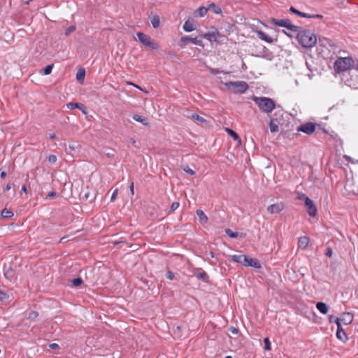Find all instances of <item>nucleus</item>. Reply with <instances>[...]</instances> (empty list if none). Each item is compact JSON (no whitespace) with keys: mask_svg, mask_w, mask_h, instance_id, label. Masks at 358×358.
I'll return each instance as SVG.
<instances>
[{"mask_svg":"<svg viewBox=\"0 0 358 358\" xmlns=\"http://www.w3.org/2000/svg\"><path fill=\"white\" fill-rule=\"evenodd\" d=\"M296 38L299 43L306 48H310L315 46L317 43V36L310 30H299Z\"/></svg>","mask_w":358,"mask_h":358,"instance_id":"f257e3e1","label":"nucleus"},{"mask_svg":"<svg viewBox=\"0 0 358 358\" xmlns=\"http://www.w3.org/2000/svg\"><path fill=\"white\" fill-rule=\"evenodd\" d=\"M252 100L257 105L259 110L265 113H271L275 108L274 101L268 97L253 96Z\"/></svg>","mask_w":358,"mask_h":358,"instance_id":"f03ea898","label":"nucleus"},{"mask_svg":"<svg viewBox=\"0 0 358 358\" xmlns=\"http://www.w3.org/2000/svg\"><path fill=\"white\" fill-rule=\"evenodd\" d=\"M224 85L234 94H244L249 89L248 84L243 80L227 82Z\"/></svg>","mask_w":358,"mask_h":358,"instance_id":"7ed1b4c3","label":"nucleus"},{"mask_svg":"<svg viewBox=\"0 0 358 358\" xmlns=\"http://www.w3.org/2000/svg\"><path fill=\"white\" fill-rule=\"evenodd\" d=\"M354 66V60L352 57H339L334 63V70L337 73L346 71Z\"/></svg>","mask_w":358,"mask_h":358,"instance_id":"20e7f679","label":"nucleus"},{"mask_svg":"<svg viewBox=\"0 0 358 358\" xmlns=\"http://www.w3.org/2000/svg\"><path fill=\"white\" fill-rule=\"evenodd\" d=\"M136 36L140 43L144 46L151 50H157L159 48L158 44L147 34L142 32H138Z\"/></svg>","mask_w":358,"mask_h":358,"instance_id":"39448f33","label":"nucleus"},{"mask_svg":"<svg viewBox=\"0 0 358 358\" xmlns=\"http://www.w3.org/2000/svg\"><path fill=\"white\" fill-rule=\"evenodd\" d=\"M271 22L276 26L281 27H286L289 30L296 32L298 31L301 27L294 25L291 24L290 20L289 19H281L278 20L275 18H271L270 20Z\"/></svg>","mask_w":358,"mask_h":358,"instance_id":"423d86ee","label":"nucleus"},{"mask_svg":"<svg viewBox=\"0 0 358 358\" xmlns=\"http://www.w3.org/2000/svg\"><path fill=\"white\" fill-rule=\"evenodd\" d=\"M296 131L310 135L315 131V124L310 122H306L298 127Z\"/></svg>","mask_w":358,"mask_h":358,"instance_id":"0eeeda50","label":"nucleus"},{"mask_svg":"<svg viewBox=\"0 0 358 358\" xmlns=\"http://www.w3.org/2000/svg\"><path fill=\"white\" fill-rule=\"evenodd\" d=\"M192 43L194 45L203 46V42L201 40L198 39L196 37L192 38L190 36H182L181 37L179 43V45L183 48L185 47L186 43Z\"/></svg>","mask_w":358,"mask_h":358,"instance_id":"6e6552de","label":"nucleus"},{"mask_svg":"<svg viewBox=\"0 0 358 358\" xmlns=\"http://www.w3.org/2000/svg\"><path fill=\"white\" fill-rule=\"evenodd\" d=\"M305 206L306 208V210L310 216L315 217L317 215V207L313 202V200H311L308 197H306L305 199Z\"/></svg>","mask_w":358,"mask_h":358,"instance_id":"1a4fd4ad","label":"nucleus"},{"mask_svg":"<svg viewBox=\"0 0 358 358\" xmlns=\"http://www.w3.org/2000/svg\"><path fill=\"white\" fill-rule=\"evenodd\" d=\"M335 323L337 325V331H336L337 338L343 342L346 341L348 340V336H347L345 331H344V329H343V327L341 326V320L339 318H336Z\"/></svg>","mask_w":358,"mask_h":358,"instance_id":"9d476101","label":"nucleus"},{"mask_svg":"<svg viewBox=\"0 0 358 358\" xmlns=\"http://www.w3.org/2000/svg\"><path fill=\"white\" fill-rule=\"evenodd\" d=\"M284 208V203L282 202H278L269 205L267 207V211L271 214H277L281 212Z\"/></svg>","mask_w":358,"mask_h":358,"instance_id":"9b49d317","label":"nucleus"},{"mask_svg":"<svg viewBox=\"0 0 358 358\" xmlns=\"http://www.w3.org/2000/svg\"><path fill=\"white\" fill-rule=\"evenodd\" d=\"M220 36V33L217 30H215L214 31L207 32L202 35V37L208 40L210 42H217V37Z\"/></svg>","mask_w":358,"mask_h":358,"instance_id":"f8f14e48","label":"nucleus"},{"mask_svg":"<svg viewBox=\"0 0 358 358\" xmlns=\"http://www.w3.org/2000/svg\"><path fill=\"white\" fill-rule=\"evenodd\" d=\"M353 315L349 312L343 313L341 317V322H342L344 324L348 325L352 322L353 321Z\"/></svg>","mask_w":358,"mask_h":358,"instance_id":"ddd939ff","label":"nucleus"},{"mask_svg":"<svg viewBox=\"0 0 358 358\" xmlns=\"http://www.w3.org/2000/svg\"><path fill=\"white\" fill-rule=\"evenodd\" d=\"M66 107L70 110L78 108L83 112V113L85 115L87 113L85 105L81 103L70 102L66 104Z\"/></svg>","mask_w":358,"mask_h":358,"instance_id":"4468645a","label":"nucleus"},{"mask_svg":"<svg viewBox=\"0 0 358 358\" xmlns=\"http://www.w3.org/2000/svg\"><path fill=\"white\" fill-rule=\"evenodd\" d=\"M256 34L257 37L262 41H264L268 43H272L273 42V39L262 30H257Z\"/></svg>","mask_w":358,"mask_h":358,"instance_id":"2eb2a0df","label":"nucleus"},{"mask_svg":"<svg viewBox=\"0 0 358 358\" xmlns=\"http://www.w3.org/2000/svg\"><path fill=\"white\" fill-rule=\"evenodd\" d=\"M247 257H248V256L245 255H234L231 256V260L234 262L241 264L243 266H245V262L247 261Z\"/></svg>","mask_w":358,"mask_h":358,"instance_id":"dca6fc26","label":"nucleus"},{"mask_svg":"<svg viewBox=\"0 0 358 358\" xmlns=\"http://www.w3.org/2000/svg\"><path fill=\"white\" fill-rule=\"evenodd\" d=\"M3 273H4V276L7 280H8L10 281H12L14 280L15 272L10 266H8V267L4 266V272Z\"/></svg>","mask_w":358,"mask_h":358,"instance_id":"f3484780","label":"nucleus"},{"mask_svg":"<svg viewBox=\"0 0 358 358\" xmlns=\"http://www.w3.org/2000/svg\"><path fill=\"white\" fill-rule=\"evenodd\" d=\"M245 266L253 267L255 268H261V264L259 262L257 259L250 258L249 257H247V261L245 262Z\"/></svg>","mask_w":358,"mask_h":358,"instance_id":"a211bd4d","label":"nucleus"},{"mask_svg":"<svg viewBox=\"0 0 358 358\" xmlns=\"http://www.w3.org/2000/svg\"><path fill=\"white\" fill-rule=\"evenodd\" d=\"M309 238L307 236H301L299 238L298 245L300 248L306 249L309 244Z\"/></svg>","mask_w":358,"mask_h":358,"instance_id":"6ab92c4d","label":"nucleus"},{"mask_svg":"<svg viewBox=\"0 0 358 358\" xmlns=\"http://www.w3.org/2000/svg\"><path fill=\"white\" fill-rule=\"evenodd\" d=\"M182 28L186 32H191L194 29V21L187 20L185 22Z\"/></svg>","mask_w":358,"mask_h":358,"instance_id":"aec40b11","label":"nucleus"},{"mask_svg":"<svg viewBox=\"0 0 358 358\" xmlns=\"http://www.w3.org/2000/svg\"><path fill=\"white\" fill-rule=\"evenodd\" d=\"M316 308L322 314L324 315L327 314L329 310L327 305L324 302H317L316 303Z\"/></svg>","mask_w":358,"mask_h":358,"instance_id":"412c9836","label":"nucleus"},{"mask_svg":"<svg viewBox=\"0 0 358 358\" xmlns=\"http://www.w3.org/2000/svg\"><path fill=\"white\" fill-rule=\"evenodd\" d=\"M132 118L138 122H141L142 124L145 125V126H147L149 124V122L148 121V119L144 117V116H142V115H137V114H135L132 116Z\"/></svg>","mask_w":358,"mask_h":358,"instance_id":"4be33fe9","label":"nucleus"},{"mask_svg":"<svg viewBox=\"0 0 358 358\" xmlns=\"http://www.w3.org/2000/svg\"><path fill=\"white\" fill-rule=\"evenodd\" d=\"M208 8L201 6L194 12L195 17H203L208 12Z\"/></svg>","mask_w":358,"mask_h":358,"instance_id":"5701e85b","label":"nucleus"},{"mask_svg":"<svg viewBox=\"0 0 358 358\" xmlns=\"http://www.w3.org/2000/svg\"><path fill=\"white\" fill-rule=\"evenodd\" d=\"M269 129L271 132H277L279 130L278 124L275 122V119L270 117Z\"/></svg>","mask_w":358,"mask_h":358,"instance_id":"b1692460","label":"nucleus"},{"mask_svg":"<svg viewBox=\"0 0 358 358\" xmlns=\"http://www.w3.org/2000/svg\"><path fill=\"white\" fill-rule=\"evenodd\" d=\"M191 118L194 121L201 124L207 122V120L206 119H204L203 117H202L201 116L199 115L196 113L192 114Z\"/></svg>","mask_w":358,"mask_h":358,"instance_id":"393cba45","label":"nucleus"},{"mask_svg":"<svg viewBox=\"0 0 358 358\" xmlns=\"http://www.w3.org/2000/svg\"><path fill=\"white\" fill-rule=\"evenodd\" d=\"M196 215L201 222L206 223L208 222V217L201 210H196Z\"/></svg>","mask_w":358,"mask_h":358,"instance_id":"a878e982","label":"nucleus"},{"mask_svg":"<svg viewBox=\"0 0 358 358\" xmlns=\"http://www.w3.org/2000/svg\"><path fill=\"white\" fill-rule=\"evenodd\" d=\"M85 76V71L84 69H79L76 73V79L79 82H83Z\"/></svg>","mask_w":358,"mask_h":358,"instance_id":"bb28decb","label":"nucleus"},{"mask_svg":"<svg viewBox=\"0 0 358 358\" xmlns=\"http://www.w3.org/2000/svg\"><path fill=\"white\" fill-rule=\"evenodd\" d=\"M226 131L233 138L234 141H240L241 138L236 131L229 128H226Z\"/></svg>","mask_w":358,"mask_h":358,"instance_id":"cd10ccee","label":"nucleus"},{"mask_svg":"<svg viewBox=\"0 0 358 358\" xmlns=\"http://www.w3.org/2000/svg\"><path fill=\"white\" fill-rule=\"evenodd\" d=\"M13 213L11 210H8L7 208L3 209L1 211V215L3 218H10L13 216Z\"/></svg>","mask_w":358,"mask_h":358,"instance_id":"c85d7f7f","label":"nucleus"},{"mask_svg":"<svg viewBox=\"0 0 358 358\" xmlns=\"http://www.w3.org/2000/svg\"><path fill=\"white\" fill-rule=\"evenodd\" d=\"M196 275L203 280L204 282H208L209 279L208 275L205 271L198 272Z\"/></svg>","mask_w":358,"mask_h":358,"instance_id":"c756f323","label":"nucleus"},{"mask_svg":"<svg viewBox=\"0 0 358 358\" xmlns=\"http://www.w3.org/2000/svg\"><path fill=\"white\" fill-rule=\"evenodd\" d=\"M151 24L153 28H157L160 24V20L159 16L155 15L151 19Z\"/></svg>","mask_w":358,"mask_h":358,"instance_id":"7c9ffc66","label":"nucleus"},{"mask_svg":"<svg viewBox=\"0 0 358 358\" xmlns=\"http://www.w3.org/2000/svg\"><path fill=\"white\" fill-rule=\"evenodd\" d=\"M299 16L301 17H306V18H320V17H322V16L321 15H318V14H316V15H309L308 13H303V12H300Z\"/></svg>","mask_w":358,"mask_h":358,"instance_id":"2f4dec72","label":"nucleus"},{"mask_svg":"<svg viewBox=\"0 0 358 358\" xmlns=\"http://www.w3.org/2000/svg\"><path fill=\"white\" fill-rule=\"evenodd\" d=\"M210 8H212L213 12L215 14H219L222 12L221 8L219 6H216L214 3H211L209 5L208 9Z\"/></svg>","mask_w":358,"mask_h":358,"instance_id":"473e14b6","label":"nucleus"},{"mask_svg":"<svg viewBox=\"0 0 358 358\" xmlns=\"http://www.w3.org/2000/svg\"><path fill=\"white\" fill-rule=\"evenodd\" d=\"M225 233L226 234H227L229 237L231 238H237L238 237V232H234V231H232L231 229H225Z\"/></svg>","mask_w":358,"mask_h":358,"instance_id":"72a5a7b5","label":"nucleus"},{"mask_svg":"<svg viewBox=\"0 0 358 358\" xmlns=\"http://www.w3.org/2000/svg\"><path fill=\"white\" fill-rule=\"evenodd\" d=\"M52 69H53V64H49V65L46 66L43 70L44 75L50 74Z\"/></svg>","mask_w":358,"mask_h":358,"instance_id":"f704fd0d","label":"nucleus"},{"mask_svg":"<svg viewBox=\"0 0 358 358\" xmlns=\"http://www.w3.org/2000/svg\"><path fill=\"white\" fill-rule=\"evenodd\" d=\"M264 349L266 350H270L271 349V342L268 339V338H265L264 339Z\"/></svg>","mask_w":358,"mask_h":358,"instance_id":"c9c22d12","label":"nucleus"},{"mask_svg":"<svg viewBox=\"0 0 358 358\" xmlns=\"http://www.w3.org/2000/svg\"><path fill=\"white\" fill-rule=\"evenodd\" d=\"M73 285L78 287L80 286L83 283V280L80 278H74L71 281Z\"/></svg>","mask_w":358,"mask_h":358,"instance_id":"e433bc0d","label":"nucleus"},{"mask_svg":"<svg viewBox=\"0 0 358 358\" xmlns=\"http://www.w3.org/2000/svg\"><path fill=\"white\" fill-rule=\"evenodd\" d=\"M38 316V313L36 311L31 310L28 315V319L34 320Z\"/></svg>","mask_w":358,"mask_h":358,"instance_id":"4c0bfd02","label":"nucleus"},{"mask_svg":"<svg viewBox=\"0 0 358 358\" xmlns=\"http://www.w3.org/2000/svg\"><path fill=\"white\" fill-rule=\"evenodd\" d=\"M180 203L178 201L172 203L170 207V211L173 212L178 208Z\"/></svg>","mask_w":358,"mask_h":358,"instance_id":"58836bf2","label":"nucleus"},{"mask_svg":"<svg viewBox=\"0 0 358 358\" xmlns=\"http://www.w3.org/2000/svg\"><path fill=\"white\" fill-rule=\"evenodd\" d=\"M76 30V26L71 25L65 31V35L69 36L71 33Z\"/></svg>","mask_w":358,"mask_h":358,"instance_id":"ea45409f","label":"nucleus"},{"mask_svg":"<svg viewBox=\"0 0 358 358\" xmlns=\"http://www.w3.org/2000/svg\"><path fill=\"white\" fill-rule=\"evenodd\" d=\"M57 157L55 155H50L48 157V162L51 164H55L57 162Z\"/></svg>","mask_w":358,"mask_h":358,"instance_id":"a19ab883","label":"nucleus"},{"mask_svg":"<svg viewBox=\"0 0 358 358\" xmlns=\"http://www.w3.org/2000/svg\"><path fill=\"white\" fill-rule=\"evenodd\" d=\"M183 171H184L186 173H187V174H189V175H190V176H193V175H194V174H195L194 171H193L192 169H190V168H189V167H188V166H187V167L184 168V169H183Z\"/></svg>","mask_w":358,"mask_h":358,"instance_id":"79ce46f5","label":"nucleus"},{"mask_svg":"<svg viewBox=\"0 0 358 358\" xmlns=\"http://www.w3.org/2000/svg\"><path fill=\"white\" fill-rule=\"evenodd\" d=\"M8 298V295L3 292V291H0V301H4L6 299H7Z\"/></svg>","mask_w":358,"mask_h":358,"instance_id":"37998d69","label":"nucleus"},{"mask_svg":"<svg viewBox=\"0 0 358 358\" xmlns=\"http://www.w3.org/2000/svg\"><path fill=\"white\" fill-rule=\"evenodd\" d=\"M210 72L212 74L216 75L218 73H220L222 71L219 70L218 69H213V68H209Z\"/></svg>","mask_w":358,"mask_h":358,"instance_id":"c03bdc74","label":"nucleus"},{"mask_svg":"<svg viewBox=\"0 0 358 358\" xmlns=\"http://www.w3.org/2000/svg\"><path fill=\"white\" fill-rule=\"evenodd\" d=\"M174 277H175V275H174V273H173V272H171V271H168V272L166 273V278H167L169 280H173V279H174Z\"/></svg>","mask_w":358,"mask_h":358,"instance_id":"a18cd8bd","label":"nucleus"},{"mask_svg":"<svg viewBox=\"0 0 358 358\" xmlns=\"http://www.w3.org/2000/svg\"><path fill=\"white\" fill-rule=\"evenodd\" d=\"M325 255L328 257H332V255H333V250H332V249L330 247L327 248V252H326Z\"/></svg>","mask_w":358,"mask_h":358,"instance_id":"49530a36","label":"nucleus"},{"mask_svg":"<svg viewBox=\"0 0 358 358\" xmlns=\"http://www.w3.org/2000/svg\"><path fill=\"white\" fill-rule=\"evenodd\" d=\"M229 330L233 334H237L238 332V329L234 327H230Z\"/></svg>","mask_w":358,"mask_h":358,"instance_id":"de8ad7c7","label":"nucleus"},{"mask_svg":"<svg viewBox=\"0 0 358 358\" xmlns=\"http://www.w3.org/2000/svg\"><path fill=\"white\" fill-rule=\"evenodd\" d=\"M56 195H57V192L55 191H52L48 193V194L47 195V198L52 199V198L55 197Z\"/></svg>","mask_w":358,"mask_h":358,"instance_id":"09e8293b","label":"nucleus"},{"mask_svg":"<svg viewBox=\"0 0 358 358\" xmlns=\"http://www.w3.org/2000/svg\"><path fill=\"white\" fill-rule=\"evenodd\" d=\"M117 194V189H115L114 192H113L111 197H110L111 201H114L115 200Z\"/></svg>","mask_w":358,"mask_h":358,"instance_id":"8fccbe9b","label":"nucleus"},{"mask_svg":"<svg viewBox=\"0 0 358 358\" xmlns=\"http://www.w3.org/2000/svg\"><path fill=\"white\" fill-rule=\"evenodd\" d=\"M319 43L322 45H326L327 43H329V41L327 38H323V39L320 38L319 39Z\"/></svg>","mask_w":358,"mask_h":358,"instance_id":"3c124183","label":"nucleus"},{"mask_svg":"<svg viewBox=\"0 0 358 358\" xmlns=\"http://www.w3.org/2000/svg\"><path fill=\"white\" fill-rule=\"evenodd\" d=\"M49 347L52 350H56V349H58L59 348V345L57 343H55L50 344Z\"/></svg>","mask_w":358,"mask_h":358,"instance_id":"603ef678","label":"nucleus"},{"mask_svg":"<svg viewBox=\"0 0 358 358\" xmlns=\"http://www.w3.org/2000/svg\"><path fill=\"white\" fill-rule=\"evenodd\" d=\"M289 10H290L292 13H294V14H296V15H299H299H300V12H301V11L298 10L297 9H296L295 8H294V7H292V6L290 8Z\"/></svg>","mask_w":358,"mask_h":358,"instance_id":"864d4df0","label":"nucleus"},{"mask_svg":"<svg viewBox=\"0 0 358 358\" xmlns=\"http://www.w3.org/2000/svg\"><path fill=\"white\" fill-rule=\"evenodd\" d=\"M129 190L131 193L132 195L134 194V182H131L130 186H129Z\"/></svg>","mask_w":358,"mask_h":358,"instance_id":"5fc2aeb1","label":"nucleus"},{"mask_svg":"<svg viewBox=\"0 0 358 358\" xmlns=\"http://www.w3.org/2000/svg\"><path fill=\"white\" fill-rule=\"evenodd\" d=\"M338 318L337 317H334V315L329 316V320L330 322H335V319Z\"/></svg>","mask_w":358,"mask_h":358,"instance_id":"6e6d98bb","label":"nucleus"},{"mask_svg":"<svg viewBox=\"0 0 358 358\" xmlns=\"http://www.w3.org/2000/svg\"><path fill=\"white\" fill-rule=\"evenodd\" d=\"M22 191L24 193H26L27 192V186L26 185H23L22 187Z\"/></svg>","mask_w":358,"mask_h":358,"instance_id":"4d7b16f0","label":"nucleus"},{"mask_svg":"<svg viewBox=\"0 0 358 358\" xmlns=\"http://www.w3.org/2000/svg\"><path fill=\"white\" fill-rule=\"evenodd\" d=\"M11 189V185L10 184H7L6 186V189L5 190L6 191H8Z\"/></svg>","mask_w":358,"mask_h":358,"instance_id":"13d9d810","label":"nucleus"},{"mask_svg":"<svg viewBox=\"0 0 358 358\" xmlns=\"http://www.w3.org/2000/svg\"><path fill=\"white\" fill-rule=\"evenodd\" d=\"M306 197H307V196H306L305 194H302L301 195H300V196H299V199H301V200H303H303L305 201Z\"/></svg>","mask_w":358,"mask_h":358,"instance_id":"bf43d9fd","label":"nucleus"},{"mask_svg":"<svg viewBox=\"0 0 358 358\" xmlns=\"http://www.w3.org/2000/svg\"><path fill=\"white\" fill-rule=\"evenodd\" d=\"M352 68H355L357 71H358V61L357 63L354 62V66Z\"/></svg>","mask_w":358,"mask_h":358,"instance_id":"052dcab7","label":"nucleus"},{"mask_svg":"<svg viewBox=\"0 0 358 358\" xmlns=\"http://www.w3.org/2000/svg\"><path fill=\"white\" fill-rule=\"evenodd\" d=\"M50 138L51 139H55L56 138V135L55 134H50Z\"/></svg>","mask_w":358,"mask_h":358,"instance_id":"680f3d73","label":"nucleus"},{"mask_svg":"<svg viewBox=\"0 0 358 358\" xmlns=\"http://www.w3.org/2000/svg\"><path fill=\"white\" fill-rule=\"evenodd\" d=\"M0 176H1V178H4V177H6V172H5V171H2V172L1 173V175H0Z\"/></svg>","mask_w":358,"mask_h":358,"instance_id":"e2e57ef3","label":"nucleus"},{"mask_svg":"<svg viewBox=\"0 0 358 358\" xmlns=\"http://www.w3.org/2000/svg\"><path fill=\"white\" fill-rule=\"evenodd\" d=\"M282 32H283L284 34H285L287 36H289V37H292V35L289 34L286 31L282 30Z\"/></svg>","mask_w":358,"mask_h":358,"instance_id":"0e129e2a","label":"nucleus"},{"mask_svg":"<svg viewBox=\"0 0 358 358\" xmlns=\"http://www.w3.org/2000/svg\"><path fill=\"white\" fill-rule=\"evenodd\" d=\"M69 149L71 150H74L75 148L73 146H71V145H69Z\"/></svg>","mask_w":358,"mask_h":358,"instance_id":"69168bd1","label":"nucleus"},{"mask_svg":"<svg viewBox=\"0 0 358 358\" xmlns=\"http://www.w3.org/2000/svg\"><path fill=\"white\" fill-rule=\"evenodd\" d=\"M32 0H28L25 2V4H29L30 1H31Z\"/></svg>","mask_w":358,"mask_h":358,"instance_id":"338daca9","label":"nucleus"},{"mask_svg":"<svg viewBox=\"0 0 358 358\" xmlns=\"http://www.w3.org/2000/svg\"><path fill=\"white\" fill-rule=\"evenodd\" d=\"M224 358H231V356H226Z\"/></svg>","mask_w":358,"mask_h":358,"instance_id":"774afa93","label":"nucleus"}]
</instances>
